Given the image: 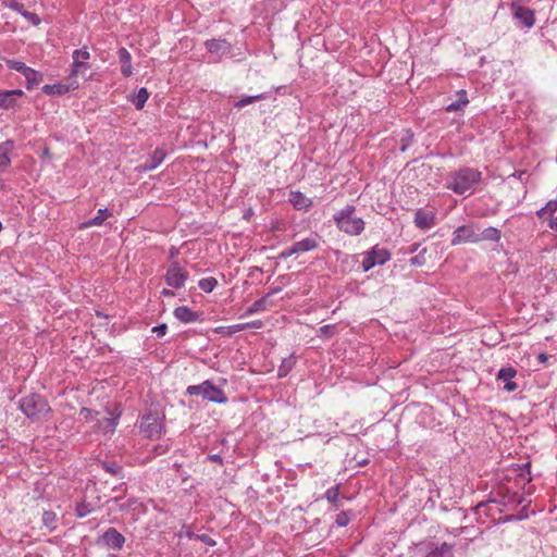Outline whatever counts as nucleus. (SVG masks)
Here are the masks:
<instances>
[{"instance_id": "obj_1", "label": "nucleus", "mask_w": 557, "mask_h": 557, "mask_svg": "<svg viewBox=\"0 0 557 557\" xmlns=\"http://www.w3.org/2000/svg\"><path fill=\"white\" fill-rule=\"evenodd\" d=\"M356 207L347 205L333 215L336 227L350 236L360 235L364 231L366 223L363 219L355 215Z\"/></svg>"}, {"instance_id": "obj_2", "label": "nucleus", "mask_w": 557, "mask_h": 557, "mask_svg": "<svg viewBox=\"0 0 557 557\" xmlns=\"http://www.w3.org/2000/svg\"><path fill=\"white\" fill-rule=\"evenodd\" d=\"M449 177L447 188L457 195H463L481 181L482 173L466 166L453 172Z\"/></svg>"}, {"instance_id": "obj_3", "label": "nucleus", "mask_w": 557, "mask_h": 557, "mask_svg": "<svg viewBox=\"0 0 557 557\" xmlns=\"http://www.w3.org/2000/svg\"><path fill=\"white\" fill-rule=\"evenodd\" d=\"M18 407L32 420H38L51 411L48 401L36 393L23 397Z\"/></svg>"}, {"instance_id": "obj_4", "label": "nucleus", "mask_w": 557, "mask_h": 557, "mask_svg": "<svg viewBox=\"0 0 557 557\" xmlns=\"http://www.w3.org/2000/svg\"><path fill=\"white\" fill-rule=\"evenodd\" d=\"M186 394L190 396H201L203 399L215 404L227 403L224 391L215 386L210 380H206L198 385H189L186 388Z\"/></svg>"}, {"instance_id": "obj_5", "label": "nucleus", "mask_w": 557, "mask_h": 557, "mask_svg": "<svg viewBox=\"0 0 557 557\" xmlns=\"http://www.w3.org/2000/svg\"><path fill=\"white\" fill-rule=\"evenodd\" d=\"M163 422L157 412L147 413L141 418L140 432L146 437L151 440L159 438L163 432Z\"/></svg>"}, {"instance_id": "obj_6", "label": "nucleus", "mask_w": 557, "mask_h": 557, "mask_svg": "<svg viewBox=\"0 0 557 557\" xmlns=\"http://www.w3.org/2000/svg\"><path fill=\"white\" fill-rule=\"evenodd\" d=\"M73 63L70 76L76 78L78 75L85 76L86 71L90 69L87 60L90 59V53L86 47L76 49L72 53Z\"/></svg>"}, {"instance_id": "obj_7", "label": "nucleus", "mask_w": 557, "mask_h": 557, "mask_svg": "<svg viewBox=\"0 0 557 557\" xmlns=\"http://www.w3.org/2000/svg\"><path fill=\"white\" fill-rule=\"evenodd\" d=\"M164 278L170 287L181 288L188 278V272L177 261H173L168 268Z\"/></svg>"}, {"instance_id": "obj_8", "label": "nucleus", "mask_w": 557, "mask_h": 557, "mask_svg": "<svg viewBox=\"0 0 557 557\" xmlns=\"http://www.w3.org/2000/svg\"><path fill=\"white\" fill-rule=\"evenodd\" d=\"M98 543L112 550H121L125 544L124 535L115 528H109L98 540Z\"/></svg>"}, {"instance_id": "obj_9", "label": "nucleus", "mask_w": 557, "mask_h": 557, "mask_svg": "<svg viewBox=\"0 0 557 557\" xmlns=\"http://www.w3.org/2000/svg\"><path fill=\"white\" fill-rule=\"evenodd\" d=\"M78 86L79 84L77 79L69 75L66 84L58 83L52 85H45L42 87V92L48 96H62L69 92L70 90L77 89Z\"/></svg>"}, {"instance_id": "obj_10", "label": "nucleus", "mask_w": 557, "mask_h": 557, "mask_svg": "<svg viewBox=\"0 0 557 557\" xmlns=\"http://www.w3.org/2000/svg\"><path fill=\"white\" fill-rule=\"evenodd\" d=\"M511 12L516 20L527 28H531L535 23L534 11L521 4L512 3Z\"/></svg>"}, {"instance_id": "obj_11", "label": "nucleus", "mask_w": 557, "mask_h": 557, "mask_svg": "<svg viewBox=\"0 0 557 557\" xmlns=\"http://www.w3.org/2000/svg\"><path fill=\"white\" fill-rule=\"evenodd\" d=\"M479 234L471 226H458L453 233L451 245L456 246L461 243H478Z\"/></svg>"}, {"instance_id": "obj_12", "label": "nucleus", "mask_w": 557, "mask_h": 557, "mask_svg": "<svg viewBox=\"0 0 557 557\" xmlns=\"http://www.w3.org/2000/svg\"><path fill=\"white\" fill-rule=\"evenodd\" d=\"M263 323L261 320H255L247 323H239L228 326H219L215 329V332L222 335L232 336L233 334L247 330V329H261Z\"/></svg>"}, {"instance_id": "obj_13", "label": "nucleus", "mask_w": 557, "mask_h": 557, "mask_svg": "<svg viewBox=\"0 0 557 557\" xmlns=\"http://www.w3.org/2000/svg\"><path fill=\"white\" fill-rule=\"evenodd\" d=\"M24 96L23 90H0V109L9 110L13 109L17 104V98Z\"/></svg>"}, {"instance_id": "obj_14", "label": "nucleus", "mask_w": 557, "mask_h": 557, "mask_svg": "<svg viewBox=\"0 0 557 557\" xmlns=\"http://www.w3.org/2000/svg\"><path fill=\"white\" fill-rule=\"evenodd\" d=\"M413 222L420 230H430L435 225V213L433 211L418 209L414 213Z\"/></svg>"}, {"instance_id": "obj_15", "label": "nucleus", "mask_w": 557, "mask_h": 557, "mask_svg": "<svg viewBox=\"0 0 557 557\" xmlns=\"http://www.w3.org/2000/svg\"><path fill=\"white\" fill-rule=\"evenodd\" d=\"M173 314L182 323H193L202 320V313L193 311L187 306H181L175 308Z\"/></svg>"}, {"instance_id": "obj_16", "label": "nucleus", "mask_w": 557, "mask_h": 557, "mask_svg": "<svg viewBox=\"0 0 557 557\" xmlns=\"http://www.w3.org/2000/svg\"><path fill=\"white\" fill-rule=\"evenodd\" d=\"M517 371L512 367L502 368L497 373V380L503 381L505 383L504 389L507 392H513L517 389L518 385L512 379L516 376Z\"/></svg>"}, {"instance_id": "obj_17", "label": "nucleus", "mask_w": 557, "mask_h": 557, "mask_svg": "<svg viewBox=\"0 0 557 557\" xmlns=\"http://www.w3.org/2000/svg\"><path fill=\"white\" fill-rule=\"evenodd\" d=\"M166 152L157 148L151 156H149L145 162L140 165L141 171L148 172L157 169L165 159Z\"/></svg>"}, {"instance_id": "obj_18", "label": "nucleus", "mask_w": 557, "mask_h": 557, "mask_svg": "<svg viewBox=\"0 0 557 557\" xmlns=\"http://www.w3.org/2000/svg\"><path fill=\"white\" fill-rule=\"evenodd\" d=\"M98 465L101 467L102 470H104L107 473L111 474L112 476L123 480L124 479V469L123 466L120 465L117 461L113 459H104L99 460Z\"/></svg>"}, {"instance_id": "obj_19", "label": "nucleus", "mask_w": 557, "mask_h": 557, "mask_svg": "<svg viewBox=\"0 0 557 557\" xmlns=\"http://www.w3.org/2000/svg\"><path fill=\"white\" fill-rule=\"evenodd\" d=\"M120 416L121 412L110 418L98 419L96 423V430L103 434H113L117 426Z\"/></svg>"}, {"instance_id": "obj_20", "label": "nucleus", "mask_w": 557, "mask_h": 557, "mask_svg": "<svg viewBox=\"0 0 557 557\" xmlns=\"http://www.w3.org/2000/svg\"><path fill=\"white\" fill-rule=\"evenodd\" d=\"M288 201L296 210H308L312 206V200L298 190L289 191Z\"/></svg>"}, {"instance_id": "obj_21", "label": "nucleus", "mask_w": 557, "mask_h": 557, "mask_svg": "<svg viewBox=\"0 0 557 557\" xmlns=\"http://www.w3.org/2000/svg\"><path fill=\"white\" fill-rule=\"evenodd\" d=\"M112 212L107 209V208H103V209H99L98 212H97V215L92 219H89L87 221H84L82 222L79 225H78V228L79 230H87L89 227H92V226H100L104 223V221L112 216Z\"/></svg>"}, {"instance_id": "obj_22", "label": "nucleus", "mask_w": 557, "mask_h": 557, "mask_svg": "<svg viewBox=\"0 0 557 557\" xmlns=\"http://www.w3.org/2000/svg\"><path fill=\"white\" fill-rule=\"evenodd\" d=\"M209 52L215 54H226L232 50V46L225 39H209L205 42Z\"/></svg>"}, {"instance_id": "obj_23", "label": "nucleus", "mask_w": 557, "mask_h": 557, "mask_svg": "<svg viewBox=\"0 0 557 557\" xmlns=\"http://www.w3.org/2000/svg\"><path fill=\"white\" fill-rule=\"evenodd\" d=\"M117 57L121 63V73L125 77L133 75L132 55L128 50L124 47L117 50Z\"/></svg>"}, {"instance_id": "obj_24", "label": "nucleus", "mask_w": 557, "mask_h": 557, "mask_svg": "<svg viewBox=\"0 0 557 557\" xmlns=\"http://www.w3.org/2000/svg\"><path fill=\"white\" fill-rule=\"evenodd\" d=\"M99 508V499L97 502H89L87 498H83L75 505L74 511L76 517L84 518L89 513Z\"/></svg>"}, {"instance_id": "obj_25", "label": "nucleus", "mask_w": 557, "mask_h": 557, "mask_svg": "<svg viewBox=\"0 0 557 557\" xmlns=\"http://www.w3.org/2000/svg\"><path fill=\"white\" fill-rule=\"evenodd\" d=\"M367 252L372 257L376 265H383L391 259V252L385 248H381L379 245H375Z\"/></svg>"}, {"instance_id": "obj_26", "label": "nucleus", "mask_w": 557, "mask_h": 557, "mask_svg": "<svg viewBox=\"0 0 557 557\" xmlns=\"http://www.w3.org/2000/svg\"><path fill=\"white\" fill-rule=\"evenodd\" d=\"M294 247L297 253H301L317 249L319 247V243L315 237H307L296 242Z\"/></svg>"}, {"instance_id": "obj_27", "label": "nucleus", "mask_w": 557, "mask_h": 557, "mask_svg": "<svg viewBox=\"0 0 557 557\" xmlns=\"http://www.w3.org/2000/svg\"><path fill=\"white\" fill-rule=\"evenodd\" d=\"M26 79V88L33 89L35 86L39 85L42 79V73L29 67L23 75Z\"/></svg>"}, {"instance_id": "obj_28", "label": "nucleus", "mask_w": 557, "mask_h": 557, "mask_svg": "<svg viewBox=\"0 0 557 557\" xmlns=\"http://www.w3.org/2000/svg\"><path fill=\"white\" fill-rule=\"evenodd\" d=\"M557 211V200H549L543 208L536 211V215L539 219L544 220L547 216L554 219V214Z\"/></svg>"}, {"instance_id": "obj_29", "label": "nucleus", "mask_w": 557, "mask_h": 557, "mask_svg": "<svg viewBox=\"0 0 557 557\" xmlns=\"http://www.w3.org/2000/svg\"><path fill=\"white\" fill-rule=\"evenodd\" d=\"M12 143L5 141L0 144V169L5 170L11 164L9 153L11 151Z\"/></svg>"}, {"instance_id": "obj_30", "label": "nucleus", "mask_w": 557, "mask_h": 557, "mask_svg": "<svg viewBox=\"0 0 557 557\" xmlns=\"http://www.w3.org/2000/svg\"><path fill=\"white\" fill-rule=\"evenodd\" d=\"M457 96H458V100L455 101V102H451L450 104H448L446 107V111L447 112H455V111H460L463 109L465 106L468 104L469 100L467 98V92L466 90H459L457 92Z\"/></svg>"}, {"instance_id": "obj_31", "label": "nucleus", "mask_w": 557, "mask_h": 557, "mask_svg": "<svg viewBox=\"0 0 557 557\" xmlns=\"http://www.w3.org/2000/svg\"><path fill=\"white\" fill-rule=\"evenodd\" d=\"M502 237L500 231L496 227L490 226L486 227L481 234H479V242L481 240H490V242H499Z\"/></svg>"}, {"instance_id": "obj_32", "label": "nucleus", "mask_w": 557, "mask_h": 557, "mask_svg": "<svg viewBox=\"0 0 557 557\" xmlns=\"http://www.w3.org/2000/svg\"><path fill=\"white\" fill-rule=\"evenodd\" d=\"M148 98H149V92H148L147 88L141 87L137 91V94L132 98L131 101L137 110H141L145 107Z\"/></svg>"}, {"instance_id": "obj_33", "label": "nucleus", "mask_w": 557, "mask_h": 557, "mask_svg": "<svg viewBox=\"0 0 557 557\" xmlns=\"http://www.w3.org/2000/svg\"><path fill=\"white\" fill-rule=\"evenodd\" d=\"M269 307V295H264L260 299L256 300L250 307L247 308L246 314L250 315L256 312L265 310Z\"/></svg>"}, {"instance_id": "obj_34", "label": "nucleus", "mask_w": 557, "mask_h": 557, "mask_svg": "<svg viewBox=\"0 0 557 557\" xmlns=\"http://www.w3.org/2000/svg\"><path fill=\"white\" fill-rule=\"evenodd\" d=\"M296 364V358L294 356H289L287 358H284L281 366L278 367L277 373L280 377L286 376L290 370Z\"/></svg>"}, {"instance_id": "obj_35", "label": "nucleus", "mask_w": 557, "mask_h": 557, "mask_svg": "<svg viewBox=\"0 0 557 557\" xmlns=\"http://www.w3.org/2000/svg\"><path fill=\"white\" fill-rule=\"evenodd\" d=\"M425 557H453L451 546L447 543H443L431 550Z\"/></svg>"}, {"instance_id": "obj_36", "label": "nucleus", "mask_w": 557, "mask_h": 557, "mask_svg": "<svg viewBox=\"0 0 557 557\" xmlns=\"http://www.w3.org/2000/svg\"><path fill=\"white\" fill-rule=\"evenodd\" d=\"M267 96L265 94H259V95H256V96H245V97H242L239 100H237L235 103H234V108L236 109H242L255 101H258V100H261V99H265Z\"/></svg>"}, {"instance_id": "obj_37", "label": "nucleus", "mask_w": 557, "mask_h": 557, "mask_svg": "<svg viewBox=\"0 0 557 557\" xmlns=\"http://www.w3.org/2000/svg\"><path fill=\"white\" fill-rule=\"evenodd\" d=\"M42 523L50 531H53L57 528V515L53 511L47 510L42 513Z\"/></svg>"}, {"instance_id": "obj_38", "label": "nucleus", "mask_w": 557, "mask_h": 557, "mask_svg": "<svg viewBox=\"0 0 557 557\" xmlns=\"http://www.w3.org/2000/svg\"><path fill=\"white\" fill-rule=\"evenodd\" d=\"M216 285H218V281H216V278H214L212 276L201 278L198 282L199 288L201 290H203L205 293H211L215 288Z\"/></svg>"}, {"instance_id": "obj_39", "label": "nucleus", "mask_w": 557, "mask_h": 557, "mask_svg": "<svg viewBox=\"0 0 557 557\" xmlns=\"http://www.w3.org/2000/svg\"><path fill=\"white\" fill-rule=\"evenodd\" d=\"M5 63L10 70H14V71L21 73L22 75H24V73L29 69V66H27L24 62L16 61V60L8 59V60H5Z\"/></svg>"}, {"instance_id": "obj_40", "label": "nucleus", "mask_w": 557, "mask_h": 557, "mask_svg": "<svg viewBox=\"0 0 557 557\" xmlns=\"http://www.w3.org/2000/svg\"><path fill=\"white\" fill-rule=\"evenodd\" d=\"M352 512L351 511H341L336 515L335 523L337 527H346L351 520Z\"/></svg>"}, {"instance_id": "obj_41", "label": "nucleus", "mask_w": 557, "mask_h": 557, "mask_svg": "<svg viewBox=\"0 0 557 557\" xmlns=\"http://www.w3.org/2000/svg\"><path fill=\"white\" fill-rule=\"evenodd\" d=\"M338 497H339V490L338 486L331 487L325 493V498L331 503L333 506L338 507Z\"/></svg>"}, {"instance_id": "obj_42", "label": "nucleus", "mask_w": 557, "mask_h": 557, "mask_svg": "<svg viewBox=\"0 0 557 557\" xmlns=\"http://www.w3.org/2000/svg\"><path fill=\"white\" fill-rule=\"evenodd\" d=\"M98 414H99L98 411H95L87 407H83L79 410V416L84 417V419L86 421H92V420L97 419Z\"/></svg>"}, {"instance_id": "obj_43", "label": "nucleus", "mask_w": 557, "mask_h": 557, "mask_svg": "<svg viewBox=\"0 0 557 557\" xmlns=\"http://www.w3.org/2000/svg\"><path fill=\"white\" fill-rule=\"evenodd\" d=\"M375 265H376L375 261H373L372 257L368 252H366L364 257H363V260H362V263H361L362 270L364 272H368L369 270H371Z\"/></svg>"}, {"instance_id": "obj_44", "label": "nucleus", "mask_w": 557, "mask_h": 557, "mask_svg": "<svg viewBox=\"0 0 557 557\" xmlns=\"http://www.w3.org/2000/svg\"><path fill=\"white\" fill-rule=\"evenodd\" d=\"M375 265H376L375 261H373L372 257L368 252H366L364 257H363V260H362V263H361L362 270L364 272H368L369 270H371Z\"/></svg>"}, {"instance_id": "obj_45", "label": "nucleus", "mask_w": 557, "mask_h": 557, "mask_svg": "<svg viewBox=\"0 0 557 557\" xmlns=\"http://www.w3.org/2000/svg\"><path fill=\"white\" fill-rule=\"evenodd\" d=\"M319 332H320V337L330 338L334 335L335 325H323L320 327Z\"/></svg>"}, {"instance_id": "obj_46", "label": "nucleus", "mask_w": 557, "mask_h": 557, "mask_svg": "<svg viewBox=\"0 0 557 557\" xmlns=\"http://www.w3.org/2000/svg\"><path fill=\"white\" fill-rule=\"evenodd\" d=\"M22 15L26 17L33 25H38L40 23L39 16L34 12L24 10Z\"/></svg>"}, {"instance_id": "obj_47", "label": "nucleus", "mask_w": 557, "mask_h": 557, "mask_svg": "<svg viewBox=\"0 0 557 557\" xmlns=\"http://www.w3.org/2000/svg\"><path fill=\"white\" fill-rule=\"evenodd\" d=\"M412 133L410 131H407V136L401 138V146L400 151L404 152L407 150V148L411 145L412 141Z\"/></svg>"}, {"instance_id": "obj_48", "label": "nucleus", "mask_w": 557, "mask_h": 557, "mask_svg": "<svg viewBox=\"0 0 557 557\" xmlns=\"http://www.w3.org/2000/svg\"><path fill=\"white\" fill-rule=\"evenodd\" d=\"M169 450V446L168 445H164V444H158L156 445L153 448H152V454L153 456H161V455H164L165 453H168Z\"/></svg>"}, {"instance_id": "obj_49", "label": "nucleus", "mask_w": 557, "mask_h": 557, "mask_svg": "<svg viewBox=\"0 0 557 557\" xmlns=\"http://www.w3.org/2000/svg\"><path fill=\"white\" fill-rule=\"evenodd\" d=\"M293 255H297V252L295 251L294 245L290 248L282 250L278 255V258L285 260V259L292 257Z\"/></svg>"}, {"instance_id": "obj_50", "label": "nucleus", "mask_w": 557, "mask_h": 557, "mask_svg": "<svg viewBox=\"0 0 557 557\" xmlns=\"http://www.w3.org/2000/svg\"><path fill=\"white\" fill-rule=\"evenodd\" d=\"M424 252L425 249H423L419 255L410 259V263L412 265H422L424 263Z\"/></svg>"}, {"instance_id": "obj_51", "label": "nucleus", "mask_w": 557, "mask_h": 557, "mask_svg": "<svg viewBox=\"0 0 557 557\" xmlns=\"http://www.w3.org/2000/svg\"><path fill=\"white\" fill-rule=\"evenodd\" d=\"M168 331V326L166 324H159L154 327H152V332L158 336V337H162L165 335Z\"/></svg>"}, {"instance_id": "obj_52", "label": "nucleus", "mask_w": 557, "mask_h": 557, "mask_svg": "<svg viewBox=\"0 0 557 557\" xmlns=\"http://www.w3.org/2000/svg\"><path fill=\"white\" fill-rule=\"evenodd\" d=\"M8 7L18 13L22 14V12L24 11V5L20 2H16V1H12L11 3L8 4Z\"/></svg>"}, {"instance_id": "obj_53", "label": "nucleus", "mask_w": 557, "mask_h": 557, "mask_svg": "<svg viewBox=\"0 0 557 557\" xmlns=\"http://www.w3.org/2000/svg\"><path fill=\"white\" fill-rule=\"evenodd\" d=\"M208 459L213 461V462H218V463H222V461H223L222 457L220 455H218V454L209 455Z\"/></svg>"}, {"instance_id": "obj_54", "label": "nucleus", "mask_w": 557, "mask_h": 557, "mask_svg": "<svg viewBox=\"0 0 557 557\" xmlns=\"http://www.w3.org/2000/svg\"><path fill=\"white\" fill-rule=\"evenodd\" d=\"M548 226L552 230L557 231V216L549 220Z\"/></svg>"}, {"instance_id": "obj_55", "label": "nucleus", "mask_w": 557, "mask_h": 557, "mask_svg": "<svg viewBox=\"0 0 557 557\" xmlns=\"http://www.w3.org/2000/svg\"><path fill=\"white\" fill-rule=\"evenodd\" d=\"M169 255L170 259H175L176 256L178 255V250L175 247H171Z\"/></svg>"}, {"instance_id": "obj_56", "label": "nucleus", "mask_w": 557, "mask_h": 557, "mask_svg": "<svg viewBox=\"0 0 557 557\" xmlns=\"http://www.w3.org/2000/svg\"><path fill=\"white\" fill-rule=\"evenodd\" d=\"M161 294H162L163 296H166V297H173V296L175 295L173 290H171V289H166V288H164V289L161 292Z\"/></svg>"}, {"instance_id": "obj_57", "label": "nucleus", "mask_w": 557, "mask_h": 557, "mask_svg": "<svg viewBox=\"0 0 557 557\" xmlns=\"http://www.w3.org/2000/svg\"><path fill=\"white\" fill-rule=\"evenodd\" d=\"M280 292H281V287H272L267 295H269V298H270L272 295L277 294Z\"/></svg>"}, {"instance_id": "obj_58", "label": "nucleus", "mask_w": 557, "mask_h": 557, "mask_svg": "<svg viewBox=\"0 0 557 557\" xmlns=\"http://www.w3.org/2000/svg\"><path fill=\"white\" fill-rule=\"evenodd\" d=\"M201 541L210 545H214V541L210 540L207 535L201 536Z\"/></svg>"}, {"instance_id": "obj_59", "label": "nucleus", "mask_w": 557, "mask_h": 557, "mask_svg": "<svg viewBox=\"0 0 557 557\" xmlns=\"http://www.w3.org/2000/svg\"><path fill=\"white\" fill-rule=\"evenodd\" d=\"M485 506V503L481 502L479 503L476 506H475V511L479 512L481 508H483Z\"/></svg>"}, {"instance_id": "obj_60", "label": "nucleus", "mask_w": 557, "mask_h": 557, "mask_svg": "<svg viewBox=\"0 0 557 557\" xmlns=\"http://www.w3.org/2000/svg\"><path fill=\"white\" fill-rule=\"evenodd\" d=\"M539 359L542 360V361H546L547 360V356L545 354H541V355H539Z\"/></svg>"}, {"instance_id": "obj_61", "label": "nucleus", "mask_w": 557, "mask_h": 557, "mask_svg": "<svg viewBox=\"0 0 557 557\" xmlns=\"http://www.w3.org/2000/svg\"><path fill=\"white\" fill-rule=\"evenodd\" d=\"M44 154H45V156H49V154H50V153H49V150H48L47 148L45 149Z\"/></svg>"}]
</instances>
